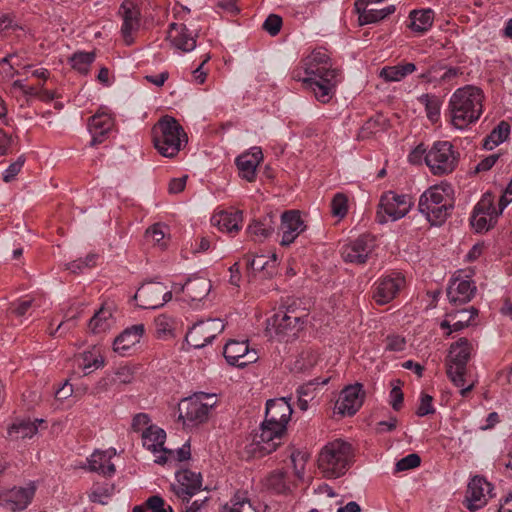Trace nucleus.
<instances>
[{
    "instance_id": "nucleus-1",
    "label": "nucleus",
    "mask_w": 512,
    "mask_h": 512,
    "mask_svg": "<svg viewBox=\"0 0 512 512\" xmlns=\"http://www.w3.org/2000/svg\"><path fill=\"white\" fill-rule=\"evenodd\" d=\"M292 78L301 82L314 96H328L341 81L339 71L332 68L329 56L321 49H315L305 56L293 70Z\"/></svg>"
},
{
    "instance_id": "nucleus-2",
    "label": "nucleus",
    "mask_w": 512,
    "mask_h": 512,
    "mask_svg": "<svg viewBox=\"0 0 512 512\" xmlns=\"http://www.w3.org/2000/svg\"><path fill=\"white\" fill-rule=\"evenodd\" d=\"M475 345L465 337L459 338L452 343L446 357V374L453 385L459 388L462 397L467 395L475 388L477 380H471L468 370Z\"/></svg>"
},
{
    "instance_id": "nucleus-3",
    "label": "nucleus",
    "mask_w": 512,
    "mask_h": 512,
    "mask_svg": "<svg viewBox=\"0 0 512 512\" xmlns=\"http://www.w3.org/2000/svg\"><path fill=\"white\" fill-rule=\"evenodd\" d=\"M454 207V190L447 182L428 188L419 198L418 209L433 226L442 225Z\"/></svg>"
},
{
    "instance_id": "nucleus-4",
    "label": "nucleus",
    "mask_w": 512,
    "mask_h": 512,
    "mask_svg": "<svg viewBox=\"0 0 512 512\" xmlns=\"http://www.w3.org/2000/svg\"><path fill=\"white\" fill-rule=\"evenodd\" d=\"M353 461L351 444L341 439L328 442L318 456V468L325 478L336 479L343 476Z\"/></svg>"
},
{
    "instance_id": "nucleus-5",
    "label": "nucleus",
    "mask_w": 512,
    "mask_h": 512,
    "mask_svg": "<svg viewBox=\"0 0 512 512\" xmlns=\"http://www.w3.org/2000/svg\"><path fill=\"white\" fill-rule=\"evenodd\" d=\"M152 135L157 151L168 158L176 156L188 141L183 127L171 116L162 117L153 127Z\"/></svg>"
},
{
    "instance_id": "nucleus-6",
    "label": "nucleus",
    "mask_w": 512,
    "mask_h": 512,
    "mask_svg": "<svg viewBox=\"0 0 512 512\" xmlns=\"http://www.w3.org/2000/svg\"><path fill=\"white\" fill-rule=\"evenodd\" d=\"M307 314L293 305L280 308L267 320V331L280 340L296 337L303 329Z\"/></svg>"
},
{
    "instance_id": "nucleus-7",
    "label": "nucleus",
    "mask_w": 512,
    "mask_h": 512,
    "mask_svg": "<svg viewBox=\"0 0 512 512\" xmlns=\"http://www.w3.org/2000/svg\"><path fill=\"white\" fill-rule=\"evenodd\" d=\"M459 161V153L448 141H438L433 144L425 155V163L431 173L443 176L452 173Z\"/></svg>"
},
{
    "instance_id": "nucleus-8",
    "label": "nucleus",
    "mask_w": 512,
    "mask_h": 512,
    "mask_svg": "<svg viewBox=\"0 0 512 512\" xmlns=\"http://www.w3.org/2000/svg\"><path fill=\"white\" fill-rule=\"evenodd\" d=\"M213 394L203 392L183 399L179 404V417L187 425H198L208 419L210 410L215 406Z\"/></svg>"
},
{
    "instance_id": "nucleus-9",
    "label": "nucleus",
    "mask_w": 512,
    "mask_h": 512,
    "mask_svg": "<svg viewBox=\"0 0 512 512\" xmlns=\"http://www.w3.org/2000/svg\"><path fill=\"white\" fill-rule=\"evenodd\" d=\"M411 207L410 196L387 191L380 198L377 217L380 223H386L389 220L396 221L406 216Z\"/></svg>"
},
{
    "instance_id": "nucleus-10",
    "label": "nucleus",
    "mask_w": 512,
    "mask_h": 512,
    "mask_svg": "<svg viewBox=\"0 0 512 512\" xmlns=\"http://www.w3.org/2000/svg\"><path fill=\"white\" fill-rule=\"evenodd\" d=\"M285 434L286 430L282 429V427L263 421L259 432L253 435L249 451L258 457L270 454L282 444Z\"/></svg>"
},
{
    "instance_id": "nucleus-11",
    "label": "nucleus",
    "mask_w": 512,
    "mask_h": 512,
    "mask_svg": "<svg viewBox=\"0 0 512 512\" xmlns=\"http://www.w3.org/2000/svg\"><path fill=\"white\" fill-rule=\"evenodd\" d=\"M476 98H451V123L457 129H464L479 119L482 104Z\"/></svg>"
},
{
    "instance_id": "nucleus-12",
    "label": "nucleus",
    "mask_w": 512,
    "mask_h": 512,
    "mask_svg": "<svg viewBox=\"0 0 512 512\" xmlns=\"http://www.w3.org/2000/svg\"><path fill=\"white\" fill-rule=\"evenodd\" d=\"M225 328L221 319H207L195 323L187 332L185 340L188 345L200 349L211 343Z\"/></svg>"
},
{
    "instance_id": "nucleus-13",
    "label": "nucleus",
    "mask_w": 512,
    "mask_h": 512,
    "mask_svg": "<svg viewBox=\"0 0 512 512\" xmlns=\"http://www.w3.org/2000/svg\"><path fill=\"white\" fill-rule=\"evenodd\" d=\"M171 297V291L163 283L150 281L139 287L134 299L137 305L143 309H157L170 301Z\"/></svg>"
},
{
    "instance_id": "nucleus-14",
    "label": "nucleus",
    "mask_w": 512,
    "mask_h": 512,
    "mask_svg": "<svg viewBox=\"0 0 512 512\" xmlns=\"http://www.w3.org/2000/svg\"><path fill=\"white\" fill-rule=\"evenodd\" d=\"M500 215L494 206V195L486 192L474 207L470 222L476 232L482 233L494 227Z\"/></svg>"
},
{
    "instance_id": "nucleus-15",
    "label": "nucleus",
    "mask_w": 512,
    "mask_h": 512,
    "mask_svg": "<svg viewBox=\"0 0 512 512\" xmlns=\"http://www.w3.org/2000/svg\"><path fill=\"white\" fill-rule=\"evenodd\" d=\"M201 488V474L188 469L178 471L176 473V482L171 484V490L175 496L186 503H189L190 499L196 495Z\"/></svg>"
},
{
    "instance_id": "nucleus-16",
    "label": "nucleus",
    "mask_w": 512,
    "mask_h": 512,
    "mask_svg": "<svg viewBox=\"0 0 512 512\" xmlns=\"http://www.w3.org/2000/svg\"><path fill=\"white\" fill-rule=\"evenodd\" d=\"M404 284L405 278L400 273L393 272L375 282L372 298L378 305L388 304L396 297Z\"/></svg>"
},
{
    "instance_id": "nucleus-17",
    "label": "nucleus",
    "mask_w": 512,
    "mask_h": 512,
    "mask_svg": "<svg viewBox=\"0 0 512 512\" xmlns=\"http://www.w3.org/2000/svg\"><path fill=\"white\" fill-rule=\"evenodd\" d=\"M374 248V237L368 234H363L355 240L345 244L341 249V255L345 262L364 264L373 252Z\"/></svg>"
},
{
    "instance_id": "nucleus-18",
    "label": "nucleus",
    "mask_w": 512,
    "mask_h": 512,
    "mask_svg": "<svg viewBox=\"0 0 512 512\" xmlns=\"http://www.w3.org/2000/svg\"><path fill=\"white\" fill-rule=\"evenodd\" d=\"M223 355L229 365L239 368L258 360L256 350L250 349L247 341H228L224 346Z\"/></svg>"
},
{
    "instance_id": "nucleus-19",
    "label": "nucleus",
    "mask_w": 512,
    "mask_h": 512,
    "mask_svg": "<svg viewBox=\"0 0 512 512\" xmlns=\"http://www.w3.org/2000/svg\"><path fill=\"white\" fill-rule=\"evenodd\" d=\"M123 20L121 31L127 44L133 41V34L138 31L141 21V11L137 0H124L119 8Z\"/></svg>"
},
{
    "instance_id": "nucleus-20",
    "label": "nucleus",
    "mask_w": 512,
    "mask_h": 512,
    "mask_svg": "<svg viewBox=\"0 0 512 512\" xmlns=\"http://www.w3.org/2000/svg\"><path fill=\"white\" fill-rule=\"evenodd\" d=\"M491 492V484L483 477L474 476L468 483L465 506L471 512H475L487 503L486 493Z\"/></svg>"
},
{
    "instance_id": "nucleus-21",
    "label": "nucleus",
    "mask_w": 512,
    "mask_h": 512,
    "mask_svg": "<svg viewBox=\"0 0 512 512\" xmlns=\"http://www.w3.org/2000/svg\"><path fill=\"white\" fill-rule=\"evenodd\" d=\"M305 229L306 226L299 211H285L281 215L280 231L282 238L280 244L282 246H289Z\"/></svg>"
},
{
    "instance_id": "nucleus-22",
    "label": "nucleus",
    "mask_w": 512,
    "mask_h": 512,
    "mask_svg": "<svg viewBox=\"0 0 512 512\" xmlns=\"http://www.w3.org/2000/svg\"><path fill=\"white\" fill-rule=\"evenodd\" d=\"M363 403L362 385L356 383L345 387L336 401V409L342 415H354Z\"/></svg>"
},
{
    "instance_id": "nucleus-23",
    "label": "nucleus",
    "mask_w": 512,
    "mask_h": 512,
    "mask_svg": "<svg viewBox=\"0 0 512 512\" xmlns=\"http://www.w3.org/2000/svg\"><path fill=\"white\" fill-rule=\"evenodd\" d=\"M166 439V433L163 429L150 425L142 433L143 446L153 453L163 452V455L156 459V463L165 464L168 461L169 456L174 455V451L165 449L164 443Z\"/></svg>"
},
{
    "instance_id": "nucleus-24",
    "label": "nucleus",
    "mask_w": 512,
    "mask_h": 512,
    "mask_svg": "<svg viewBox=\"0 0 512 512\" xmlns=\"http://www.w3.org/2000/svg\"><path fill=\"white\" fill-rule=\"evenodd\" d=\"M34 494L35 487L33 485L0 492V506L7 507L12 511L23 510L30 504Z\"/></svg>"
},
{
    "instance_id": "nucleus-25",
    "label": "nucleus",
    "mask_w": 512,
    "mask_h": 512,
    "mask_svg": "<svg viewBox=\"0 0 512 512\" xmlns=\"http://www.w3.org/2000/svg\"><path fill=\"white\" fill-rule=\"evenodd\" d=\"M292 415V408L285 398L270 399L266 403L265 419L268 424L287 429Z\"/></svg>"
},
{
    "instance_id": "nucleus-26",
    "label": "nucleus",
    "mask_w": 512,
    "mask_h": 512,
    "mask_svg": "<svg viewBox=\"0 0 512 512\" xmlns=\"http://www.w3.org/2000/svg\"><path fill=\"white\" fill-rule=\"evenodd\" d=\"M263 160L260 148L254 147L251 152L241 154L236 158L239 176L248 182H254L257 176V167Z\"/></svg>"
},
{
    "instance_id": "nucleus-27",
    "label": "nucleus",
    "mask_w": 512,
    "mask_h": 512,
    "mask_svg": "<svg viewBox=\"0 0 512 512\" xmlns=\"http://www.w3.org/2000/svg\"><path fill=\"white\" fill-rule=\"evenodd\" d=\"M145 327L143 324H136L126 328L113 342V350L118 354L125 356L128 352L140 342Z\"/></svg>"
},
{
    "instance_id": "nucleus-28",
    "label": "nucleus",
    "mask_w": 512,
    "mask_h": 512,
    "mask_svg": "<svg viewBox=\"0 0 512 512\" xmlns=\"http://www.w3.org/2000/svg\"><path fill=\"white\" fill-rule=\"evenodd\" d=\"M116 455V451L113 449L101 451H94L90 457L87 458L88 470L91 472H97L104 476L114 475L116 469L115 465L111 462V459Z\"/></svg>"
},
{
    "instance_id": "nucleus-29",
    "label": "nucleus",
    "mask_w": 512,
    "mask_h": 512,
    "mask_svg": "<svg viewBox=\"0 0 512 512\" xmlns=\"http://www.w3.org/2000/svg\"><path fill=\"white\" fill-rule=\"evenodd\" d=\"M211 222L223 232H238L242 227L243 214L240 210H223L215 213Z\"/></svg>"
},
{
    "instance_id": "nucleus-30",
    "label": "nucleus",
    "mask_w": 512,
    "mask_h": 512,
    "mask_svg": "<svg viewBox=\"0 0 512 512\" xmlns=\"http://www.w3.org/2000/svg\"><path fill=\"white\" fill-rule=\"evenodd\" d=\"M476 292V286L468 280H453L448 289L447 297L450 303L462 305L469 302Z\"/></svg>"
},
{
    "instance_id": "nucleus-31",
    "label": "nucleus",
    "mask_w": 512,
    "mask_h": 512,
    "mask_svg": "<svg viewBox=\"0 0 512 512\" xmlns=\"http://www.w3.org/2000/svg\"><path fill=\"white\" fill-rule=\"evenodd\" d=\"M116 320L113 315L112 305H102L88 323V330L93 334H101L111 330Z\"/></svg>"
},
{
    "instance_id": "nucleus-32",
    "label": "nucleus",
    "mask_w": 512,
    "mask_h": 512,
    "mask_svg": "<svg viewBox=\"0 0 512 512\" xmlns=\"http://www.w3.org/2000/svg\"><path fill=\"white\" fill-rule=\"evenodd\" d=\"M112 126L113 121L110 115L106 113H97L93 115L88 122V129L92 135L90 145L95 146L102 143Z\"/></svg>"
},
{
    "instance_id": "nucleus-33",
    "label": "nucleus",
    "mask_w": 512,
    "mask_h": 512,
    "mask_svg": "<svg viewBox=\"0 0 512 512\" xmlns=\"http://www.w3.org/2000/svg\"><path fill=\"white\" fill-rule=\"evenodd\" d=\"M435 12L431 8L410 11L408 27L418 36L426 34L433 26Z\"/></svg>"
},
{
    "instance_id": "nucleus-34",
    "label": "nucleus",
    "mask_w": 512,
    "mask_h": 512,
    "mask_svg": "<svg viewBox=\"0 0 512 512\" xmlns=\"http://www.w3.org/2000/svg\"><path fill=\"white\" fill-rule=\"evenodd\" d=\"M169 37L178 49L190 52L196 47V40L192 32L184 24H170Z\"/></svg>"
},
{
    "instance_id": "nucleus-35",
    "label": "nucleus",
    "mask_w": 512,
    "mask_h": 512,
    "mask_svg": "<svg viewBox=\"0 0 512 512\" xmlns=\"http://www.w3.org/2000/svg\"><path fill=\"white\" fill-rule=\"evenodd\" d=\"M181 290L191 301H201L210 292L211 282L203 277L191 278L187 280Z\"/></svg>"
},
{
    "instance_id": "nucleus-36",
    "label": "nucleus",
    "mask_w": 512,
    "mask_h": 512,
    "mask_svg": "<svg viewBox=\"0 0 512 512\" xmlns=\"http://www.w3.org/2000/svg\"><path fill=\"white\" fill-rule=\"evenodd\" d=\"M274 228V215L266 214L248 226V233L254 241H263L272 234Z\"/></svg>"
},
{
    "instance_id": "nucleus-37",
    "label": "nucleus",
    "mask_w": 512,
    "mask_h": 512,
    "mask_svg": "<svg viewBox=\"0 0 512 512\" xmlns=\"http://www.w3.org/2000/svg\"><path fill=\"white\" fill-rule=\"evenodd\" d=\"M368 6L354 8L358 14V21L361 26L375 24L384 20L396 10L394 5H389L383 9H368Z\"/></svg>"
},
{
    "instance_id": "nucleus-38",
    "label": "nucleus",
    "mask_w": 512,
    "mask_h": 512,
    "mask_svg": "<svg viewBox=\"0 0 512 512\" xmlns=\"http://www.w3.org/2000/svg\"><path fill=\"white\" fill-rule=\"evenodd\" d=\"M416 70L417 67L414 63L403 61L393 66L383 67L380 71V76L385 81H401Z\"/></svg>"
},
{
    "instance_id": "nucleus-39",
    "label": "nucleus",
    "mask_w": 512,
    "mask_h": 512,
    "mask_svg": "<svg viewBox=\"0 0 512 512\" xmlns=\"http://www.w3.org/2000/svg\"><path fill=\"white\" fill-rule=\"evenodd\" d=\"M43 422L42 419H36L34 422L18 420L9 426L8 435L15 440L31 438L38 430L36 423L41 424Z\"/></svg>"
},
{
    "instance_id": "nucleus-40",
    "label": "nucleus",
    "mask_w": 512,
    "mask_h": 512,
    "mask_svg": "<svg viewBox=\"0 0 512 512\" xmlns=\"http://www.w3.org/2000/svg\"><path fill=\"white\" fill-rule=\"evenodd\" d=\"M329 381V378L320 379L315 378L297 389L298 394V407L302 411L308 409L309 402L315 397L316 387L319 385H325Z\"/></svg>"
},
{
    "instance_id": "nucleus-41",
    "label": "nucleus",
    "mask_w": 512,
    "mask_h": 512,
    "mask_svg": "<svg viewBox=\"0 0 512 512\" xmlns=\"http://www.w3.org/2000/svg\"><path fill=\"white\" fill-rule=\"evenodd\" d=\"M511 126L506 121H501L484 139L483 147L492 150L507 140L510 134Z\"/></svg>"
},
{
    "instance_id": "nucleus-42",
    "label": "nucleus",
    "mask_w": 512,
    "mask_h": 512,
    "mask_svg": "<svg viewBox=\"0 0 512 512\" xmlns=\"http://www.w3.org/2000/svg\"><path fill=\"white\" fill-rule=\"evenodd\" d=\"M220 512H257L244 492H236Z\"/></svg>"
},
{
    "instance_id": "nucleus-43",
    "label": "nucleus",
    "mask_w": 512,
    "mask_h": 512,
    "mask_svg": "<svg viewBox=\"0 0 512 512\" xmlns=\"http://www.w3.org/2000/svg\"><path fill=\"white\" fill-rule=\"evenodd\" d=\"M95 52L78 51L75 52L70 58L69 62L73 69L77 70L81 74H87L90 66L95 61Z\"/></svg>"
},
{
    "instance_id": "nucleus-44",
    "label": "nucleus",
    "mask_w": 512,
    "mask_h": 512,
    "mask_svg": "<svg viewBox=\"0 0 512 512\" xmlns=\"http://www.w3.org/2000/svg\"><path fill=\"white\" fill-rule=\"evenodd\" d=\"M264 486L266 489L276 493L282 494L288 490L286 482V473L282 470H276L271 472L264 480Z\"/></svg>"
},
{
    "instance_id": "nucleus-45",
    "label": "nucleus",
    "mask_w": 512,
    "mask_h": 512,
    "mask_svg": "<svg viewBox=\"0 0 512 512\" xmlns=\"http://www.w3.org/2000/svg\"><path fill=\"white\" fill-rule=\"evenodd\" d=\"M104 365V360L96 351H85L79 360V367L82 368L84 374L91 373L94 369H98Z\"/></svg>"
},
{
    "instance_id": "nucleus-46",
    "label": "nucleus",
    "mask_w": 512,
    "mask_h": 512,
    "mask_svg": "<svg viewBox=\"0 0 512 512\" xmlns=\"http://www.w3.org/2000/svg\"><path fill=\"white\" fill-rule=\"evenodd\" d=\"M132 512H173V509L165 505L162 497L154 495L149 497L143 505L135 506Z\"/></svg>"
},
{
    "instance_id": "nucleus-47",
    "label": "nucleus",
    "mask_w": 512,
    "mask_h": 512,
    "mask_svg": "<svg viewBox=\"0 0 512 512\" xmlns=\"http://www.w3.org/2000/svg\"><path fill=\"white\" fill-rule=\"evenodd\" d=\"M477 315L478 310L474 307H471L470 309L459 310L455 314H449V317H452L453 320L458 317V319L452 324V330L460 331L465 327H468L472 319Z\"/></svg>"
},
{
    "instance_id": "nucleus-48",
    "label": "nucleus",
    "mask_w": 512,
    "mask_h": 512,
    "mask_svg": "<svg viewBox=\"0 0 512 512\" xmlns=\"http://www.w3.org/2000/svg\"><path fill=\"white\" fill-rule=\"evenodd\" d=\"M114 493V487L109 484L105 485H96L93 487L89 498L94 503H99L102 505H106L108 503L109 498Z\"/></svg>"
},
{
    "instance_id": "nucleus-49",
    "label": "nucleus",
    "mask_w": 512,
    "mask_h": 512,
    "mask_svg": "<svg viewBox=\"0 0 512 512\" xmlns=\"http://www.w3.org/2000/svg\"><path fill=\"white\" fill-rule=\"evenodd\" d=\"M425 107L427 117L433 123L437 122L440 116V98H418Z\"/></svg>"
},
{
    "instance_id": "nucleus-50",
    "label": "nucleus",
    "mask_w": 512,
    "mask_h": 512,
    "mask_svg": "<svg viewBox=\"0 0 512 512\" xmlns=\"http://www.w3.org/2000/svg\"><path fill=\"white\" fill-rule=\"evenodd\" d=\"M348 212V199L343 193L334 195L331 201V213L333 216L343 218Z\"/></svg>"
},
{
    "instance_id": "nucleus-51",
    "label": "nucleus",
    "mask_w": 512,
    "mask_h": 512,
    "mask_svg": "<svg viewBox=\"0 0 512 512\" xmlns=\"http://www.w3.org/2000/svg\"><path fill=\"white\" fill-rule=\"evenodd\" d=\"M244 259L246 260L248 272L262 271L270 268L268 257L264 255L252 257L251 255L247 254L244 256Z\"/></svg>"
},
{
    "instance_id": "nucleus-52",
    "label": "nucleus",
    "mask_w": 512,
    "mask_h": 512,
    "mask_svg": "<svg viewBox=\"0 0 512 512\" xmlns=\"http://www.w3.org/2000/svg\"><path fill=\"white\" fill-rule=\"evenodd\" d=\"M308 459V455L301 451H295L291 454V461L295 474L298 478H302L305 471V464Z\"/></svg>"
},
{
    "instance_id": "nucleus-53",
    "label": "nucleus",
    "mask_w": 512,
    "mask_h": 512,
    "mask_svg": "<svg viewBox=\"0 0 512 512\" xmlns=\"http://www.w3.org/2000/svg\"><path fill=\"white\" fill-rule=\"evenodd\" d=\"M421 459L418 454L411 453L396 463V471H406L409 469L416 468L420 465Z\"/></svg>"
},
{
    "instance_id": "nucleus-54",
    "label": "nucleus",
    "mask_w": 512,
    "mask_h": 512,
    "mask_svg": "<svg viewBox=\"0 0 512 512\" xmlns=\"http://www.w3.org/2000/svg\"><path fill=\"white\" fill-rule=\"evenodd\" d=\"M33 299L17 300L10 305V312L17 317L25 316L33 306Z\"/></svg>"
},
{
    "instance_id": "nucleus-55",
    "label": "nucleus",
    "mask_w": 512,
    "mask_h": 512,
    "mask_svg": "<svg viewBox=\"0 0 512 512\" xmlns=\"http://www.w3.org/2000/svg\"><path fill=\"white\" fill-rule=\"evenodd\" d=\"M156 334L160 339H165L172 335V326L166 316H159L155 320Z\"/></svg>"
},
{
    "instance_id": "nucleus-56",
    "label": "nucleus",
    "mask_w": 512,
    "mask_h": 512,
    "mask_svg": "<svg viewBox=\"0 0 512 512\" xmlns=\"http://www.w3.org/2000/svg\"><path fill=\"white\" fill-rule=\"evenodd\" d=\"M24 162L25 157L23 155L19 156L17 160L11 163L5 170V172L3 173V180L7 183L12 181L16 177V175L21 171Z\"/></svg>"
},
{
    "instance_id": "nucleus-57",
    "label": "nucleus",
    "mask_w": 512,
    "mask_h": 512,
    "mask_svg": "<svg viewBox=\"0 0 512 512\" xmlns=\"http://www.w3.org/2000/svg\"><path fill=\"white\" fill-rule=\"evenodd\" d=\"M96 256L94 254L88 255L85 259H78L66 264V269L73 273H78L84 267H92L95 265Z\"/></svg>"
},
{
    "instance_id": "nucleus-58",
    "label": "nucleus",
    "mask_w": 512,
    "mask_h": 512,
    "mask_svg": "<svg viewBox=\"0 0 512 512\" xmlns=\"http://www.w3.org/2000/svg\"><path fill=\"white\" fill-rule=\"evenodd\" d=\"M282 27V19L276 14H270L263 23V28L272 36L279 33Z\"/></svg>"
},
{
    "instance_id": "nucleus-59",
    "label": "nucleus",
    "mask_w": 512,
    "mask_h": 512,
    "mask_svg": "<svg viewBox=\"0 0 512 512\" xmlns=\"http://www.w3.org/2000/svg\"><path fill=\"white\" fill-rule=\"evenodd\" d=\"M432 402V396L428 394H422L416 414L420 417L426 416L428 414H433L435 412V409L433 407Z\"/></svg>"
},
{
    "instance_id": "nucleus-60",
    "label": "nucleus",
    "mask_w": 512,
    "mask_h": 512,
    "mask_svg": "<svg viewBox=\"0 0 512 512\" xmlns=\"http://www.w3.org/2000/svg\"><path fill=\"white\" fill-rule=\"evenodd\" d=\"M134 379V373L128 366H121L115 372L114 382L119 384H129Z\"/></svg>"
},
{
    "instance_id": "nucleus-61",
    "label": "nucleus",
    "mask_w": 512,
    "mask_h": 512,
    "mask_svg": "<svg viewBox=\"0 0 512 512\" xmlns=\"http://www.w3.org/2000/svg\"><path fill=\"white\" fill-rule=\"evenodd\" d=\"M386 350L399 352L405 349L406 341L399 335H389L386 340Z\"/></svg>"
},
{
    "instance_id": "nucleus-62",
    "label": "nucleus",
    "mask_w": 512,
    "mask_h": 512,
    "mask_svg": "<svg viewBox=\"0 0 512 512\" xmlns=\"http://www.w3.org/2000/svg\"><path fill=\"white\" fill-rule=\"evenodd\" d=\"M404 395L399 386H394L390 391V405L395 411H399L403 405Z\"/></svg>"
},
{
    "instance_id": "nucleus-63",
    "label": "nucleus",
    "mask_w": 512,
    "mask_h": 512,
    "mask_svg": "<svg viewBox=\"0 0 512 512\" xmlns=\"http://www.w3.org/2000/svg\"><path fill=\"white\" fill-rule=\"evenodd\" d=\"M150 421L151 420L148 414L138 413L133 417L131 424L132 430L135 432H139L145 427L147 428L148 426H150Z\"/></svg>"
},
{
    "instance_id": "nucleus-64",
    "label": "nucleus",
    "mask_w": 512,
    "mask_h": 512,
    "mask_svg": "<svg viewBox=\"0 0 512 512\" xmlns=\"http://www.w3.org/2000/svg\"><path fill=\"white\" fill-rule=\"evenodd\" d=\"M512 202V179L504 189L500 199H499V209L498 214H502L503 210Z\"/></svg>"
}]
</instances>
